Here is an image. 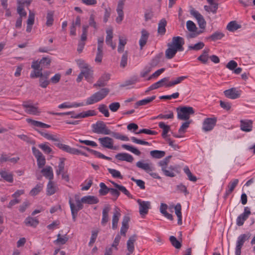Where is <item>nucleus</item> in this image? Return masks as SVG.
I'll return each mask as SVG.
<instances>
[{
  "label": "nucleus",
  "instance_id": "nucleus-58",
  "mask_svg": "<svg viewBox=\"0 0 255 255\" xmlns=\"http://www.w3.org/2000/svg\"><path fill=\"white\" fill-rule=\"evenodd\" d=\"M99 233L98 230H94L92 231V235L90 239V241L89 243V246H92L94 243L95 242L96 239L98 237Z\"/></svg>",
  "mask_w": 255,
  "mask_h": 255
},
{
  "label": "nucleus",
  "instance_id": "nucleus-3",
  "mask_svg": "<svg viewBox=\"0 0 255 255\" xmlns=\"http://www.w3.org/2000/svg\"><path fill=\"white\" fill-rule=\"evenodd\" d=\"M177 118L180 120L188 121L190 116L195 113L194 109L189 106H180L176 108Z\"/></svg>",
  "mask_w": 255,
  "mask_h": 255
},
{
  "label": "nucleus",
  "instance_id": "nucleus-59",
  "mask_svg": "<svg viewBox=\"0 0 255 255\" xmlns=\"http://www.w3.org/2000/svg\"><path fill=\"white\" fill-rule=\"evenodd\" d=\"M128 52L127 51H126L123 54L121 63H120V66L121 67L125 68L127 64V61H128Z\"/></svg>",
  "mask_w": 255,
  "mask_h": 255
},
{
  "label": "nucleus",
  "instance_id": "nucleus-39",
  "mask_svg": "<svg viewBox=\"0 0 255 255\" xmlns=\"http://www.w3.org/2000/svg\"><path fill=\"white\" fill-rule=\"evenodd\" d=\"M225 34L220 32V31H216L210 36L207 38V39H211L213 41H217L218 40L221 39L223 37H224Z\"/></svg>",
  "mask_w": 255,
  "mask_h": 255
},
{
  "label": "nucleus",
  "instance_id": "nucleus-35",
  "mask_svg": "<svg viewBox=\"0 0 255 255\" xmlns=\"http://www.w3.org/2000/svg\"><path fill=\"white\" fill-rule=\"evenodd\" d=\"M158 126L160 128L163 129L162 133V137L166 139L167 136V134L170 129V127L168 125H165V123L163 122H159L158 124Z\"/></svg>",
  "mask_w": 255,
  "mask_h": 255
},
{
  "label": "nucleus",
  "instance_id": "nucleus-12",
  "mask_svg": "<svg viewBox=\"0 0 255 255\" xmlns=\"http://www.w3.org/2000/svg\"><path fill=\"white\" fill-rule=\"evenodd\" d=\"M251 214V212L250 209L248 207H245L244 212L240 215L237 219V225L238 226H243L245 221L248 218Z\"/></svg>",
  "mask_w": 255,
  "mask_h": 255
},
{
  "label": "nucleus",
  "instance_id": "nucleus-17",
  "mask_svg": "<svg viewBox=\"0 0 255 255\" xmlns=\"http://www.w3.org/2000/svg\"><path fill=\"white\" fill-rule=\"evenodd\" d=\"M169 79L170 78L169 77H166L162 78L158 82L152 84L150 87L148 88L147 90L145 91V93H147L149 91L157 89L162 86H165L164 84L166 83V82H168Z\"/></svg>",
  "mask_w": 255,
  "mask_h": 255
},
{
  "label": "nucleus",
  "instance_id": "nucleus-57",
  "mask_svg": "<svg viewBox=\"0 0 255 255\" xmlns=\"http://www.w3.org/2000/svg\"><path fill=\"white\" fill-rule=\"evenodd\" d=\"M186 27L188 31L190 32H195L197 29L195 24L191 20H188L187 21Z\"/></svg>",
  "mask_w": 255,
  "mask_h": 255
},
{
  "label": "nucleus",
  "instance_id": "nucleus-64",
  "mask_svg": "<svg viewBox=\"0 0 255 255\" xmlns=\"http://www.w3.org/2000/svg\"><path fill=\"white\" fill-rule=\"evenodd\" d=\"M46 25L48 26H50L52 25L53 22V14L52 12H49L47 14L46 16Z\"/></svg>",
  "mask_w": 255,
  "mask_h": 255
},
{
  "label": "nucleus",
  "instance_id": "nucleus-37",
  "mask_svg": "<svg viewBox=\"0 0 255 255\" xmlns=\"http://www.w3.org/2000/svg\"><path fill=\"white\" fill-rule=\"evenodd\" d=\"M241 28V25L238 24L236 21L230 22L227 26V29L231 32H234Z\"/></svg>",
  "mask_w": 255,
  "mask_h": 255
},
{
  "label": "nucleus",
  "instance_id": "nucleus-40",
  "mask_svg": "<svg viewBox=\"0 0 255 255\" xmlns=\"http://www.w3.org/2000/svg\"><path fill=\"white\" fill-rule=\"evenodd\" d=\"M122 147L124 149L128 150L136 155L139 156L141 154V152L132 146L124 144L122 145Z\"/></svg>",
  "mask_w": 255,
  "mask_h": 255
},
{
  "label": "nucleus",
  "instance_id": "nucleus-26",
  "mask_svg": "<svg viewBox=\"0 0 255 255\" xmlns=\"http://www.w3.org/2000/svg\"><path fill=\"white\" fill-rule=\"evenodd\" d=\"M41 172L43 175L46 178H48L49 181L53 179V172L52 168L50 166H47L45 168H43L41 170Z\"/></svg>",
  "mask_w": 255,
  "mask_h": 255
},
{
  "label": "nucleus",
  "instance_id": "nucleus-18",
  "mask_svg": "<svg viewBox=\"0 0 255 255\" xmlns=\"http://www.w3.org/2000/svg\"><path fill=\"white\" fill-rule=\"evenodd\" d=\"M50 74V71H45L42 73V76L39 79V86L43 88H46L50 82V80H48L49 75Z\"/></svg>",
  "mask_w": 255,
  "mask_h": 255
},
{
  "label": "nucleus",
  "instance_id": "nucleus-54",
  "mask_svg": "<svg viewBox=\"0 0 255 255\" xmlns=\"http://www.w3.org/2000/svg\"><path fill=\"white\" fill-rule=\"evenodd\" d=\"M205 46L204 43L203 42H199L194 45H191L188 46L189 50H193L198 51L202 49Z\"/></svg>",
  "mask_w": 255,
  "mask_h": 255
},
{
  "label": "nucleus",
  "instance_id": "nucleus-31",
  "mask_svg": "<svg viewBox=\"0 0 255 255\" xmlns=\"http://www.w3.org/2000/svg\"><path fill=\"white\" fill-rule=\"evenodd\" d=\"M64 151L74 155L82 154L83 155L87 156V154L85 152H83L78 149L72 148L68 145H67L65 147Z\"/></svg>",
  "mask_w": 255,
  "mask_h": 255
},
{
  "label": "nucleus",
  "instance_id": "nucleus-21",
  "mask_svg": "<svg viewBox=\"0 0 255 255\" xmlns=\"http://www.w3.org/2000/svg\"><path fill=\"white\" fill-rule=\"evenodd\" d=\"M240 127L242 130L249 132L252 130L253 122L251 120H241Z\"/></svg>",
  "mask_w": 255,
  "mask_h": 255
},
{
  "label": "nucleus",
  "instance_id": "nucleus-24",
  "mask_svg": "<svg viewBox=\"0 0 255 255\" xmlns=\"http://www.w3.org/2000/svg\"><path fill=\"white\" fill-rule=\"evenodd\" d=\"M137 236L133 235L130 237L127 241V249L129 252L128 254H132L134 250V243L136 240Z\"/></svg>",
  "mask_w": 255,
  "mask_h": 255
},
{
  "label": "nucleus",
  "instance_id": "nucleus-30",
  "mask_svg": "<svg viewBox=\"0 0 255 255\" xmlns=\"http://www.w3.org/2000/svg\"><path fill=\"white\" fill-rule=\"evenodd\" d=\"M57 187L55 185L52 180L49 181L46 188V194L51 196L54 194L57 191Z\"/></svg>",
  "mask_w": 255,
  "mask_h": 255
},
{
  "label": "nucleus",
  "instance_id": "nucleus-41",
  "mask_svg": "<svg viewBox=\"0 0 255 255\" xmlns=\"http://www.w3.org/2000/svg\"><path fill=\"white\" fill-rule=\"evenodd\" d=\"M97 115V113L94 110H88L79 114H77V116L75 117L85 118L90 116H94Z\"/></svg>",
  "mask_w": 255,
  "mask_h": 255
},
{
  "label": "nucleus",
  "instance_id": "nucleus-13",
  "mask_svg": "<svg viewBox=\"0 0 255 255\" xmlns=\"http://www.w3.org/2000/svg\"><path fill=\"white\" fill-rule=\"evenodd\" d=\"M111 78L109 73H104L98 80L97 82L93 85L95 88L104 87L107 85L108 82Z\"/></svg>",
  "mask_w": 255,
  "mask_h": 255
},
{
  "label": "nucleus",
  "instance_id": "nucleus-63",
  "mask_svg": "<svg viewBox=\"0 0 255 255\" xmlns=\"http://www.w3.org/2000/svg\"><path fill=\"white\" fill-rule=\"evenodd\" d=\"M37 165L39 168H42L45 164L46 160L43 155H41V157L36 158Z\"/></svg>",
  "mask_w": 255,
  "mask_h": 255
},
{
  "label": "nucleus",
  "instance_id": "nucleus-19",
  "mask_svg": "<svg viewBox=\"0 0 255 255\" xmlns=\"http://www.w3.org/2000/svg\"><path fill=\"white\" fill-rule=\"evenodd\" d=\"M115 157L119 160L126 161L130 163L132 162L134 160L133 157L131 155L125 152L118 153L115 155Z\"/></svg>",
  "mask_w": 255,
  "mask_h": 255
},
{
  "label": "nucleus",
  "instance_id": "nucleus-49",
  "mask_svg": "<svg viewBox=\"0 0 255 255\" xmlns=\"http://www.w3.org/2000/svg\"><path fill=\"white\" fill-rule=\"evenodd\" d=\"M162 53H160L156 55L150 61V65L151 67H154L157 66L160 61L162 57Z\"/></svg>",
  "mask_w": 255,
  "mask_h": 255
},
{
  "label": "nucleus",
  "instance_id": "nucleus-8",
  "mask_svg": "<svg viewBox=\"0 0 255 255\" xmlns=\"http://www.w3.org/2000/svg\"><path fill=\"white\" fill-rule=\"evenodd\" d=\"M217 119L216 117L206 118L203 123L202 129L204 131H209L212 130L216 126Z\"/></svg>",
  "mask_w": 255,
  "mask_h": 255
},
{
  "label": "nucleus",
  "instance_id": "nucleus-47",
  "mask_svg": "<svg viewBox=\"0 0 255 255\" xmlns=\"http://www.w3.org/2000/svg\"><path fill=\"white\" fill-rule=\"evenodd\" d=\"M169 241L171 245L176 249H179L181 248L182 246L181 242L177 240L174 236H170L169 238Z\"/></svg>",
  "mask_w": 255,
  "mask_h": 255
},
{
  "label": "nucleus",
  "instance_id": "nucleus-9",
  "mask_svg": "<svg viewBox=\"0 0 255 255\" xmlns=\"http://www.w3.org/2000/svg\"><path fill=\"white\" fill-rule=\"evenodd\" d=\"M190 14L197 19L199 27L201 29H204L206 27V22L203 16L198 11L194 9L190 10Z\"/></svg>",
  "mask_w": 255,
  "mask_h": 255
},
{
  "label": "nucleus",
  "instance_id": "nucleus-4",
  "mask_svg": "<svg viewBox=\"0 0 255 255\" xmlns=\"http://www.w3.org/2000/svg\"><path fill=\"white\" fill-rule=\"evenodd\" d=\"M92 131L98 134H111V130L108 128L106 124L101 121H98L96 124L92 125Z\"/></svg>",
  "mask_w": 255,
  "mask_h": 255
},
{
  "label": "nucleus",
  "instance_id": "nucleus-5",
  "mask_svg": "<svg viewBox=\"0 0 255 255\" xmlns=\"http://www.w3.org/2000/svg\"><path fill=\"white\" fill-rule=\"evenodd\" d=\"M251 235L250 233H248L246 234H241L238 237L235 248L236 255H241L242 248L245 242L250 239Z\"/></svg>",
  "mask_w": 255,
  "mask_h": 255
},
{
  "label": "nucleus",
  "instance_id": "nucleus-33",
  "mask_svg": "<svg viewBox=\"0 0 255 255\" xmlns=\"http://www.w3.org/2000/svg\"><path fill=\"white\" fill-rule=\"evenodd\" d=\"M0 175L4 180L9 183L13 181V175L11 173H9L5 170H0Z\"/></svg>",
  "mask_w": 255,
  "mask_h": 255
},
{
  "label": "nucleus",
  "instance_id": "nucleus-25",
  "mask_svg": "<svg viewBox=\"0 0 255 255\" xmlns=\"http://www.w3.org/2000/svg\"><path fill=\"white\" fill-rule=\"evenodd\" d=\"M81 201L83 203L88 204H95L99 202L98 198L94 196H86L81 198Z\"/></svg>",
  "mask_w": 255,
  "mask_h": 255
},
{
  "label": "nucleus",
  "instance_id": "nucleus-7",
  "mask_svg": "<svg viewBox=\"0 0 255 255\" xmlns=\"http://www.w3.org/2000/svg\"><path fill=\"white\" fill-rule=\"evenodd\" d=\"M76 206H75V204L72 202V199L70 198L69 201V203L70 205L71 214L72 216V220L74 222L76 221V217L78 214V212L80 210L82 209L83 208V205H82L81 200H80L79 199L76 200Z\"/></svg>",
  "mask_w": 255,
  "mask_h": 255
},
{
  "label": "nucleus",
  "instance_id": "nucleus-34",
  "mask_svg": "<svg viewBox=\"0 0 255 255\" xmlns=\"http://www.w3.org/2000/svg\"><path fill=\"white\" fill-rule=\"evenodd\" d=\"M167 21L164 18L161 19L158 23V33L160 35H164L166 32L165 26Z\"/></svg>",
  "mask_w": 255,
  "mask_h": 255
},
{
  "label": "nucleus",
  "instance_id": "nucleus-20",
  "mask_svg": "<svg viewBox=\"0 0 255 255\" xmlns=\"http://www.w3.org/2000/svg\"><path fill=\"white\" fill-rule=\"evenodd\" d=\"M164 175L167 177H174L176 176V173H178V171H177V168L175 166H172L170 165L168 167V169L167 168H164V167L162 169V170H161Z\"/></svg>",
  "mask_w": 255,
  "mask_h": 255
},
{
  "label": "nucleus",
  "instance_id": "nucleus-1",
  "mask_svg": "<svg viewBox=\"0 0 255 255\" xmlns=\"http://www.w3.org/2000/svg\"><path fill=\"white\" fill-rule=\"evenodd\" d=\"M184 44V40L182 37L180 36L173 37L172 41L167 44L168 48L165 52L166 58L167 59H172L177 51H182L184 50L183 47Z\"/></svg>",
  "mask_w": 255,
  "mask_h": 255
},
{
  "label": "nucleus",
  "instance_id": "nucleus-46",
  "mask_svg": "<svg viewBox=\"0 0 255 255\" xmlns=\"http://www.w3.org/2000/svg\"><path fill=\"white\" fill-rule=\"evenodd\" d=\"M51 59L49 57H43L40 60V63L41 64V68H48L51 64Z\"/></svg>",
  "mask_w": 255,
  "mask_h": 255
},
{
  "label": "nucleus",
  "instance_id": "nucleus-44",
  "mask_svg": "<svg viewBox=\"0 0 255 255\" xmlns=\"http://www.w3.org/2000/svg\"><path fill=\"white\" fill-rule=\"evenodd\" d=\"M208 53L209 49H204L203 51L202 54L197 58L198 60L201 61L203 64H206L208 60Z\"/></svg>",
  "mask_w": 255,
  "mask_h": 255
},
{
  "label": "nucleus",
  "instance_id": "nucleus-6",
  "mask_svg": "<svg viewBox=\"0 0 255 255\" xmlns=\"http://www.w3.org/2000/svg\"><path fill=\"white\" fill-rule=\"evenodd\" d=\"M136 166L144 170L146 173H148L151 176L155 179H160L161 177L156 173L152 172L153 170V167L151 165L147 163H144L142 161H139L136 162Z\"/></svg>",
  "mask_w": 255,
  "mask_h": 255
},
{
  "label": "nucleus",
  "instance_id": "nucleus-22",
  "mask_svg": "<svg viewBox=\"0 0 255 255\" xmlns=\"http://www.w3.org/2000/svg\"><path fill=\"white\" fill-rule=\"evenodd\" d=\"M120 211V209L118 207L115 208L112 219V228L113 230L116 229L118 227V222L121 215Z\"/></svg>",
  "mask_w": 255,
  "mask_h": 255
},
{
  "label": "nucleus",
  "instance_id": "nucleus-42",
  "mask_svg": "<svg viewBox=\"0 0 255 255\" xmlns=\"http://www.w3.org/2000/svg\"><path fill=\"white\" fill-rule=\"evenodd\" d=\"M150 154L153 158L159 159L165 156V152L161 150H154L150 152Z\"/></svg>",
  "mask_w": 255,
  "mask_h": 255
},
{
  "label": "nucleus",
  "instance_id": "nucleus-27",
  "mask_svg": "<svg viewBox=\"0 0 255 255\" xmlns=\"http://www.w3.org/2000/svg\"><path fill=\"white\" fill-rule=\"evenodd\" d=\"M110 210V207L108 205L105 206L102 211V219L101 221V224L103 226H105L109 221L108 213Z\"/></svg>",
  "mask_w": 255,
  "mask_h": 255
},
{
  "label": "nucleus",
  "instance_id": "nucleus-51",
  "mask_svg": "<svg viewBox=\"0 0 255 255\" xmlns=\"http://www.w3.org/2000/svg\"><path fill=\"white\" fill-rule=\"evenodd\" d=\"M43 185L41 183H38L35 186V187L31 190L30 191V194L31 196H35L41 191Z\"/></svg>",
  "mask_w": 255,
  "mask_h": 255
},
{
  "label": "nucleus",
  "instance_id": "nucleus-15",
  "mask_svg": "<svg viewBox=\"0 0 255 255\" xmlns=\"http://www.w3.org/2000/svg\"><path fill=\"white\" fill-rule=\"evenodd\" d=\"M241 91L237 90L236 88H232L224 91L226 97L231 99H236L241 96Z\"/></svg>",
  "mask_w": 255,
  "mask_h": 255
},
{
  "label": "nucleus",
  "instance_id": "nucleus-48",
  "mask_svg": "<svg viewBox=\"0 0 255 255\" xmlns=\"http://www.w3.org/2000/svg\"><path fill=\"white\" fill-rule=\"evenodd\" d=\"M49 143L46 142L45 143H41L38 145V147L42 150V151L47 154L52 152V149L49 146Z\"/></svg>",
  "mask_w": 255,
  "mask_h": 255
},
{
  "label": "nucleus",
  "instance_id": "nucleus-2",
  "mask_svg": "<svg viewBox=\"0 0 255 255\" xmlns=\"http://www.w3.org/2000/svg\"><path fill=\"white\" fill-rule=\"evenodd\" d=\"M110 89L107 88L101 89L95 93L86 100V105H92L104 99L109 93Z\"/></svg>",
  "mask_w": 255,
  "mask_h": 255
},
{
  "label": "nucleus",
  "instance_id": "nucleus-43",
  "mask_svg": "<svg viewBox=\"0 0 255 255\" xmlns=\"http://www.w3.org/2000/svg\"><path fill=\"white\" fill-rule=\"evenodd\" d=\"M204 8L208 12L216 13L218 8V3L216 2L212 3L210 4V5H205Z\"/></svg>",
  "mask_w": 255,
  "mask_h": 255
},
{
  "label": "nucleus",
  "instance_id": "nucleus-28",
  "mask_svg": "<svg viewBox=\"0 0 255 255\" xmlns=\"http://www.w3.org/2000/svg\"><path fill=\"white\" fill-rule=\"evenodd\" d=\"M238 183L239 180L235 179L229 183L228 185V189L226 191L225 198H226L227 196H228L233 191L236 186L238 185Z\"/></svg>",
  "mask_w": 255,
  "mask_h": 255
},
{
  "label": "nucleus",
  "instance_id": "nucleus-11",
  "mask_svg": "<svg viewBox=\"0 0 255 255\" xmlns=\"http://www.w3.org/2000/svg\"><path fill=\"white\" fill-rule=\"evenodd\" d=\"M137 202L139 205V212L141 216H144L148 213V209L150 207V202L149 201H142L138 199Z\"/></svg>",
  "mask_w": 255,
  "mask_h": 255
},
{
  "label": "nucleus",
  "instance_id": "nucleus-29",
  "mask_svg": "<svg viewBox=\"0 0 255 255\" xmlns=\"http://www.w3.org/2000/svg\"><path fill=\"white\" fill-rule=\"evenodd\" d=\"M24 223L26 226L28 227H32L33 228L36 227L39 224V221L34 218L28 216L24 220Z\"/></svg>",
  "mask_w": 255,
  "mask_h": 255
},
{
  "label": "nucleus",
  "instance_id": "nucleus-50",
  "mask_svg": "<svg viewBox=\"0 0 255 255\" xmlns=\"http://www.w3.org/2000/svg\"><path fill=\"white\" fill-rule=\"evenodd\" d=\"M99 111L103 114L105 117L108 118L110 116V113L107 107L105 104H101L98 107Z\"/></svg>",
  "mask_w": 255,
  "mask_h": 255
},
{
  "label": "nucleus",
  "instance_id": "nucleus-16",
  "mask_svg": "<svg viewBox=\"0 0 255 255\" xmlns=\"http://www.w3.org/2000/svg\"><path fill=\"white\" fill-rule=\"evenodd\" d=\"M22 106L25 109V112L27 114L33 115H39L40 113L38 107H35L31 104H28L27 102H24Z\"/></svg>",
  "mask_w": 255,
  "mask_h": 255
},
{
  "label": "nucleus",
  "instance_id": "nucleus-56",
  "mask_svg": "<svg viewBox=\"0 0 255 255\" xmlns=\"http://www.w3.org/2000/svg\"><path fill=\"white\" fill-rule=\"evenodd\" d=\"M38 132L45 138L48 140H51L54 141H58V139L54 137V136L52 134H50L48 133L44 132L43 131L37 130Z\"/></svg>",
  "mask_w": 255,
  "mask_h": 255
},
{
  "label": "nucleus",
  "instance_id": "nucleus-62",
  "mask_svg": "<svg viewBox=\"0 0 255 255\" xmlns=\"http://www.w3.org/2000/svg\"><path fill=\"white\" fill-rule=\"evenodd\" d=\"M131 140L133 142H134L137 144L145 145H151L150 143H149L147 141L141 140V139H137L136 137H134V136H132L131 137Z\"/></svg>",
  "mask_w": 255,
  "mask_h": 255
},
{
  "label": "nucleus",
  "instance_id": "nucleus-14",
  "mask_svg": "<svg viewBox=\"0 0 255 255\" xmlns=\"http://www.w3.org/2000/svg\"><path fill=\"white\" fill-rule=\"evenodd\" d=\"M101 145L105 148L111 149H117V147L113 146V139L108 136L101 137L98 139Z\"/></svg>",
  "mask_w": 255,
  "mask_h": 255
},
{
  "label": "nucleus",
  "instance_id": "nucleus-10",
  "mask_svg": "<svg viewBox=\"0 0 255 255\" xmlns=\"http://www.w3.org/2000/svg\"><path fill=\"white\" fill-rule=\"evenodd\" d=\"M81 71L83 73L85 79L89 83H92L93 80V70L89 65L81 66Z\"/></svg>",
  "mask_w": 255,
  "mask_h": 255
},
{
  "label": "nucleus",
  "instance_id": "nucleus-53",
  "mask_svg": "<svg viewBox=\"0 0 255 255\" xmlns=\"http://www.w3.org/2000/svg\"><path fill=\"white\" fill-rule=\"evenodd\" d=\"M109 172L112 174V176L114 178H119L122 179L123 176L121 175L120 172L114 169L108 168Z\"/></svg>",
  "mask_w": 255,
  "mask_h": 255
},
{
  "label": "nucleus",
  "instance_id": "nucleus-36",
  "mask_svg": "<svg viewBox=\"0 0 255 255\" xmlns=\"http://www.w3.org/2000/svg\"><path fill=\"white\" fill-rule=\"evenodd\" d=\"M156 98L155 96L148 97L146 99L137 101L135 104V108H137L140 106L146 105L153 101Z\"/></svg>",
  "mask_w": 255,
  "mask_h": 255
},
{
  "label": "nucleus",
  "instance_id": "nucleus-52",
  "mask_svg": "<svg viewBox=\"0 0 255 255\" xmlns=\"http://www.w3.org/2000/svg\"><path fill=\"white\" fill-rule=\"evenodd\" d=\"M127 40L126 39H123L121 36H119V44L118 48V51L122 53L124 51V47L127 44Z\"/></svg>",
  "mask_w": 255,
  "mask_h": 255
},
{
  "label": "nucleus",
  "instance_id": "nucleus-32",
  "mask_svg": "<svg viewBox=\"0 0 255 255\" xmlns=\"http://www.w3.org/2000/svg\"><path fill=\"white\" fill-rule=\"evenodd\" d=\"M186 78V76L178 77L174 80L171 81H168V82H166V83L164 84L165 87L166 88L172 87L175 85L181 83L183 80H184Z\"/></svg>",
  "mask_w": 255,
  "mask_h": 255
},
{
  "label": "nucleus",
  "instance_id": "nucleus-60",
  "mask_svg": "<svg viewBox=\"0 0 255 255\" xmlns=\"http://www.w3.org/2000/svg\"><path fill=\"white\" fill-rule=\"evenodd\" d=\"M191 122H192V121L190 120V121H187L185 122V123H184L181 125V126L180 127V128H179V129L178 130L179 133L180 134L185 133L186 131V129L189 127V125L190 124Z\"/></svg>",
  "mask_w": 255,
  "mask_h": 255
},
{
  "label": "nucleus",
  "instance_id": "nucleus-23",
  "mask_svg": "<svg viewBox=\"0 0 255 255\" xmlns=\"http://www.w3.org/2000/svg\"><path fill=\"white\" fill-rule=\"evenodd\" d=\"M141 35L139 41L140 50L142 49L143 47L146 44L149 35V33L144 29L141 30Z\"/></svg>",
  "mask_w": 255,
  "mask_h": 255
},
{
  "label": "nucleus",
  "instance_id": "nucleus-45",
  "mask_svg": "<svg viewBox=\"0 0 255 255\" xmlns=\"http://www.w3.org/2000/svg\"><path fill=\"white\" fill-rule=\"evenodd\" d=\"M99 185L100 189L99 193L100 195L105 196L109 192L111 188H108L104 183L101 182Z\"/></svg>",
  "mask_w": 255,
  "mask_h": 255
},
{
  "label": "nucleus",
  "instance_id": "nucleus-61",
  "mask_svg": "<svg viewBox=\"0 0 255 255\" xmlns=\"http://www.w3.org/2000/svg\"><path fill=\"white\" fill-rule=\"evenodd\" d=\"M120 104L119 102H114L110 104L109 108L112 112H116L120 108Z\"/></svg>",
  "mask_w": 255,
  "mask_h": 255
},
{
  "label": "nucleus",
  "instance_id": "nucleus-38",
  "mask_svg": "<svg viewBox=\"0 0 255 255\" xmlns=\"http://www.w3.org/2000/svg\"><path fill=\"white\" fill-rule=\"evenodd\" d=\"M68 237L67 234L61 236L60 234L57 235V239L54 241V243L58 245H64L68 241Z\"/></svg>",
  "mask_w": 255,
  "mask_h": 255
},
{
  "label": "nucleus",
  "instance_id": "nucleus-55",
  "mask_svg": "<svg viewBox=\"0 0 255 255\" xmlns=\"http://www.w3.org/2000/svg\"><path fill=\"white\" fill-rule=\"evenodd\" d=\"M138 81V78L137 76H133L129 80L126 81L125 83L123 85V86L125 87L131 85H133Z\"/></svg>",
  "mask_w": 255,
  "mask_h": 255
}]
</instances>
